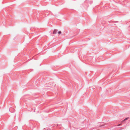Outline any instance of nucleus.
I'll return each instance as SVG.
<instances>
[{
    "label": "nucleus",
    "mask_w": 130,
    "mask_h": 130,
    "mask_svg": "<svg viewBox=\"0 0 130 130\" xmlns=\"http://www.w3.org/2000/svg\"><path fill=\"white\" fill-rule=\"evenodd\" d=\"M9 111L10 112H14L15 111V109L12 108H9Z\"/></svg>",
    "instance_id": "1"
},
{
    "label": "nucleus",
    "mask_w": 130,
    "mask_h": 130,
    "mask_svg": "<svg viewBox=\"0 0 130 130\" xmlns=\"http://www.w3.org/2000/svg\"><path fill=\"white\" fill-rule=\"evenodd\" d=\"M58 30H57L55 29L54 30L53 32V34H56L57 33Z\"/></svg>",
    "instance_id": "2"
},
{
    "label": "nucleus",
    "mask_w": 130,
    "mask_h": 130,
    "mask_svg": "<svg viewBox=\"0 0 130 130\" xmlns=\"http://www.w3.org/2000/svg\"><path fill=\"white\" fill-rule=\"evenodd\" d=\"M107 125L106 124H105V125H101L100 126V127H106L107 126Z\"/></svg>",
    "instance_id": "3"
},
{
    "label": "nucleus",
    "mask_w": 130,
    "mask_h": 130,
    "mask_svg": "<svg viewBox=\"0 0 130 130\" xmlns=\"http://www.w3.org/2000/svg\"><path fill=\"white\" fill-rule=\"evenodd\" d=\"M58 34L59 35H60L61 34V32L60 31H59L58 32Z\"/></svg>",
    "instance_id": "4"
},
{
    "label": "nucleus",
    "mask_w": 130,
    "mask_h": 130,
    "mask_svg": "<svg viewBox=\"0 0 130 130\" xmlns=\"http://www.w3.org/2000/svg\"><path fill=\"white\" fill-rule=\"evenodd\" d=\"M128 119V118H126L124 120H123V121H124L126 120H127Z\"/></svg>",
    "instance_id": "5"
},
{
    "label": "nucleus",
    "mask_w": 130,
    "mask_h": 130,
    "mask_svg": "<svg viewBox=\"0 0 130 130\" xmlns=\"http://www.w3.org/2000/svg\"><path fill=\"white\" fill-rule=\"evenodd\" d=\"M121 124H118L117 125L118 126H119L120 125H121Z\"/></svg>",
    "instance_id": "6"
}]
</instances>
